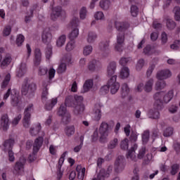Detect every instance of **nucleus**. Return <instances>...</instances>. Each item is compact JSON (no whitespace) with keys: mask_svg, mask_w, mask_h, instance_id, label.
<instances>
[{"mask_svg":"<svg viewBox=\"0 0 180 180\" xmlns=\"http://www.w3.org/2000/svg\"><path fill=\"white\" fill-rule=\"evenodd\" d=\"M68 112L67 111V108L65 105H61L58 111V115L61 116L62 117V116H64V115H65Z\"/></svg>","mask_w":180,"mask_h":180,"instance_id":"obj_49","label":"nucleus"},{"mask_svg":"<svg viewBox=\"0 0 180 180\" xmlns=\"http://www.w3.org/2000/svg\"><path fill=\"white\" fill-rule=\"evenodd\" d=\"M100 7L104 11H108L110 8V1L109 0H101L99 3Z\"/></svg>","mask_w":180,"mask_h":180,"instance_id":"obj_30","label":"nucleus"},{"mask_svg":"<svg viewBox=\"0 0 180 180\" xmlns=\"http://www.w3.org/2000/svg\"><path fill=\"white\" fill-rule=\"evenodd\" d=\"M76 101H79V103L75 106L73 110V113L76 116H79L84 113L85 110V105L82 104V101H84V97H76Z\"/></svg>","mask_w":180,"mask_h":180,"instance_id":"obj_9","label":"nucleus"},{"mask_svg":"<svg viewBox=\"0 0 180 180\" xmlns=\"http://www.w3.org/2000/svg\"><path fill=\"white\" fill-rule=\"evenodd\" d=\"M172 134H174V128L172 127L167 128L163 133L164 137H170Z\"/></svg>","mask_w":180,"mask_h":180,"instance_id":"obj_48","label":"nucleus"},{"mask_svg":"<svg viewBox=\"0 0 180 180\" xmlns=\"http://www.w3.org/2000/svg\"><path fill=\"white\" fill-rule=\"evenodd\" d=\"M66 37L65 35H61L60 36L57 41H56V46L58 47H63V46H64V44H65V40H66Z\"/></svg>","mask_w":180,"mask_h":180,"instance_id":"obj_37","label":"nucleus"},{"mask_svg":"<svg viewBox=\"0 0 180 180\" xmlns=\"http://www.w3.org/2000/svg\"><path fill=\"white\" fill-rule=\"evenodd\" d=\"M34 63L35 65H40L41 63V51L39 48L35 49Z\"/></svg>","mask_w":180,"mask_h":180,"instance_id":"obj_22","label":"nucleus"},{"mask_svg":"<svg viewBox=\"0 0 180 180\" xmlns=\"http://www.w3.org/2000/svg\"><path fill=\"white\" fill-rule=\"evenodd\" d=\"M62 121L63 122V123H65V124L70 123V122H71V114L68 112L62 116Z\"/></svg>","mask_w":180,"mask_h":180,"instance_id":"obj_53","label":"nucleus"},{"mask_svg":"<svg viewBox=\"0 0 180 180\" xmlns=\"http://www.w3.org/2000/svg\"><path fill=\"white\" fill-rule=\"evenodd\" d=\"M150 140V131L146 130L142 134V141L143 144H147Z\"/></svg>","mask_w":180,"mask_h":180,"instance_id":"obj_38","label":"nucleus"},{"mask_svg":"<svg viewBox=\"0 0 180 180\" xmlns=\"http://www.w3.org/2000/svg\"><path fill=\"white\" fill-rule=\"evenodd\" d=\"M118 140L117 139L115 138L112 141H111L110 142V143L108 144V148L110 150H113V148H116V146H117V143H118Z\"/></svg>","mask_w":180,"mask_h":180,"instance_id":"obj_56","label":"nucleus"},{"mask_svg":"<svg viewBox=\"0 0 180 180\" xmlns=\"http://www.w3.org/2000/svg\"><path fill=\"white\" fill-rule=\"evenodd\" d=\"M92 86H94V80L92 79L86 80L83 86L84 92H88V91H89V89L92 88Z\"/></svg>","mask_w":180,"mask_h":180,"instance_id":"obj_33","label":"nucleus"},{"mask_svg":"<svg viewBox=\"0 0 180 180\" xmlns=\"http://www.w3.org/2000/svg\"><path fill=\"white\" fill-rule=\"evenodd\" d=\"M48 72L49 70L47 69V68L39 67L38 70V75H39L40 77L46 75Z\"/></svg>","mask_w":180,"mask_h":180,"instance_id":"obj_58","label":"nucleus"},{"mask_svg":"<svg viewBox=\"0 0 180 180\" xmlns=\"http://www.w3.org/2000/svg\"><path fill=\"white\" fill-rule=\"evenodd\" d=\"M160 110H150L149 111V116L150 119H159L160 118Z\"/></svg>","mask_w":180,"mask_h":180,"instance_id":"obj_36","label":"nucleus"},{"mask_svg":"<svg viewBox=\"0 0 180 180\" xmlns=\"http://www.w3.org/2000/svg\"><path fill=\"white\" fill-rule=\"evenodd\" d=\"M154 85V79H149L146 81L143 89L145 92H151L153 91V86Z\"/></svg>","mask_w":180,"mask_h":180,"instance_id":"obj_24","label":"nucleus"},{"mask_svg":"<svg viewBox=\"0 0 180 180\" xmlns=\"http://www.w3.org/2000/svg\"><path fill=\"white\" fill-rule=\"evenodd\" d=\"M72 60V57L71 56V54L68 53L65 55L62 59V63H65L66 65H70L71 64V61Z\"/></svg>","mask_w":180,"mask_h":180,"instance_id":"obj_41","label":"nucleus"},{"mask_svg":"<svg viewBox=\"0 0 180 180\" xmlns=\"http://www.w3.org/2000/svg\"><path fill=\"white\" fill-rule=\"evenodd\" d=\"M1 124L3 130H4L5 131H6L8 129H9V117L7 114H4L1 116Z\"/></svg>","mask_w":180,"mask_h":180,"instance_id":"obj_18","label":"nucleus"},{"mask_svg":"<svg viewBox=\"0 0 180 180\" xmlns=\"http://www.w3.org/2000/svg\"><path fill=\"white\" fill-rule=\"evenodd\" d=\"M129 92H130V89L129 88V86L127 85V84L124 83L121 87L122 98H126V96L129 95Z\"/></svg>","mask_w":180,"mask_h":180,"instance_id":"obj_27","label":"nucleus"},{"mask_svg":"<svg viewBox=\"0 0 180 180\" xmlns=\"http://www.w3.org/2000/svg\"><path fill=\"white\" fill-rule=\"evenodd\" d=\"M32 110H33V104L28 105L25 109L22 124L25 129H29V127H30V117H32Z\"/></svg>","mask_w":180,"mask_h":180,"instance_id":"obj_5","label":"nucleus"},{"mask_svg":"<svg viewBox=\"0 0 180 180\" xmlns=\"http://www.w3.org/2000/svg\"><path fill=\"white\" fill-rule=\"evenodd\" d=\"M25 164H26V159L25 158H20L14 165V171L16 174H19L23 168H25Z\"/></svg>","mask_w":180,"mask_h":180,"instance_id":"obj_14","label":"nucleus"},{"mask_svg":"<svg viewBox=\"0 0 180 180\" xmlns=\"http://www.w3.org/2000/svg\"><path fill=\"white\" fill-rule=\"evenodd\" d=\"M126 167V159L124 158V156L120 155L118 156L115 161L114 164V169L115 172L119 174V172H122L123 169H124Z\"/></svg>","mask_w":180,"mask_h":180,"instance_id":"obj_8","label":"nucleus"},{"mask_svg":"<svg viewBox=\"0 0 180 180\" xmlns=\"http://www.w3.org/2000/svg\"><path fill=\"white\" fill-rule=\"evenodd\" d=\"M179 171V164L175 163L171 166V170H170L171 175H176V174H178Z\"/></svg>","mask_w":180,"mask_h":180,"instance_id":"obj_42","label":"nucleus"},{"mask_svg":"<svg viewBox=\"0 0 180 180\" xmlns=\"http://www.w3.org/2000/svg\"><path fill=\"white\" fill-rule=\"evenodd\" d=\"M70 25L72 26V27H75V29H77V27L79 26V19L78 18L74 17L70 21Z\"/></svg>","mask_w":180,"mask_h":180,"instance_id":"obj_50","label":"nucleus"},{"mask_svg":"<svg viewBox=\"0 0 180 180\" xmlns=\"http://www.w3.org/2000/svg\"><path fill=\"white\" fill-rule=\"evenodd\" d=\"M42 41L45 44L49 43L50 40H51V32H50V29L46 28L44 30L42 33Z\"/></svg>","mask_w":180,"mask_h":180,"instance_id":"obj_19","label":"nucleus"},{"mask_svg":"<svg viewBox=\"0 0 180 180\" xmlns=\"http://www.w3.org/2000/svg\"><path fill=\"white\" fill-rule=\"evenodd\" d=\"M120 148L122 150H127L129 148V139H124L121 141Z\"/></svg>","mask_w":180,"mask_h":180,"instance_id":"obj_54","label":"nucleus"},{"mask_svg":"<svg viewBox=\"0 0 180 180\" xmlns=\"http://www.w3.org/2000/svg\"><path fill=\"white\" fill-rule=\"evenodd\" d=\"M65 133L68 137H71L75 134V127L74 125L68 126L65 128Z\"/></svg>","mask_w":180,"mask_h":180,"instance_id":"obj_28","label":"nucleus"},{"mask_svg":"<svg viewBox=\"0 0 180 180\" xmlns=\"http://www.w3.org/2000/svg\"><path fill=\"white\" fill-rule=\"evenodd\" d=\"M172 98H174V91H169L165 96H163V101L165 103H168Z\"/></svg>","mask_w":180,"mask_h":180,"instance_id":"obj_35","label":"nucleus"},{"mask_svg":"<svg viewBox=\"0 0 180 180\" xmlns=\"http://www.w3.org/2000/svg\"><path fill=\"white\" fill-rule=\"evenodd\" d=\"M153 99L155 101L154 108L158 110H162L164 108V91L157 92L153 95Z\"/></svg>","mask_w":180,"mask_h":180,"instance_id":"obj_6","label":"nucleus"},{"mask_svg":"<svg viewBox=\"0 0 180 180\" xmlns=\"http://www.w3.org/2000/svg\"><path fill=\"white\" fill-rule=\"evenodd\" d=\"M155 68V64H151L148 67L147 71H146V77H151V74H153V72L154 71V69Z\"/></svg>","mask_w":180,"mask_h":180,"instance_id":"obj_57","label":"nucleus"},{"mask_svg":"<svg viewBox=\"0 0 180 180\" xmlns=\"http://www.w3.org/2000/svg\"><path fill=\"white\" fill-rule=\"evenodd\" d=\"M153 53H154V51L153 50V49L150 45L146 46L143 49V53L145 54V56H151L153 55Z\"/></svg>","mask_w":180,"mask_h":180,"instance_id":"obj_46","label":"nucleus"},{"mask_svg":"<svg viewBox=\"0 0 180 180\" xmlns=\"http://www.w3.org/2000/svg\"><path fill=\"white\" fill-rule=\"evenodd\" d=\"M15 95L11 94V105L14 107L20 106L22 105V100L20 99V96L18 94H16V91L14 90Z\"/></svg>","mask_w":180,"mask_h":180,"instance_id":"obj_15","label":"nucleus"},{"mask_svg":"<svg viewBox=\"0 0 180 180\" xmlns=\"http://www.w3.org/2000/svg\"><path fill=\"white\" fill-rule=\"evenodd\" d=\"M129 23L127 22H115V27L119 32L117 34V43L124 44V31L129 29Z\"/></svg>","mask_w":180,"mask_h":180,"instance_id":"obj_2","label":"nucleus"},{"mask_svg":"<svg viewBox=\"0 0 180 180\" xmlns=\"http://www.w3.org/2000/svg\"><path fill=\"white\" fill-rule=\"evenodd\" d=\"M94 18L96 20H102V19H104L105 15L102 11H98L94 14Z\"/></svg>","mask_w":180,"mask_h":180,"instance_id":"obj_62","label":"nucleus"},{"mask_svg":"<svg viewBox=\"0 0 180 180\" xmlns=\"http://www.w3.org/2000/svg\"><path fill=\"white\" fill-rule=\"evenodd\" d=\"M173 12L174 13V19L177 22H179L180 20V7L178 6H176L174 9Z\"/></svg>","mask_w":180,"mask_h":180,"instance_id":"obj_40","label":"nucleus"},{"mask_svg":"<svg viewBox=\"0 0 180 180\" xmlns=\"http://www.w3.org/2000/svg\"><path fill=\"white\" fill-rule=\"evenodd\" d=\"M172 75V74L169 70H163L158 72L156 78L160 81H162V79H167V78H169Z\"/></svg>","mask_w":180,"mask_h":180,"instance_id":"obj_13","label":"nucleus"},{"mask_svg":"<svg viewBox=\"0 0 180 180\" xmlns=\"http://www.w3.org/2000/svg\"><path fill=\"white\" fill-rule=\"evenodd\" d=\"M79 36V30L78 28H75L69 34L68 37L70 40L74 41L75 39H77Z\"/></svg>","mask_w":180,"mask_h":180,"instance_id":"obj_31","label":"nucleus"},{"mask_svg":"<svg viewBox=\"0 0 180 180\" xmlns=\"http://www.w3.org/2000/svg\"><path fill=\"white\" fill-rule=\"evenodd\" d=\"M130 12L131 16H133L134 18L137 17V15H139V7H137V6L132 5L131 6Z\"/></svg>","mask_w":180,"mask_h":180,"instance_id":"obj_47","label":"nucleus"},{"mask_svg":"<svg viewBox=\"0 0 180 180\" xmlns=\"http://www.w3.org/2000/svg\"><path fill=\"white\" fill-rule=\"evenodd\" d=\"M40 130H41V125L40 124H37L30 128V134L31 136H37L39 133H40Z\"/></svg>","mask_w":180,"mask_h":180,"instance_id":"obj_25","label":"nucleus"},{"mask_svg":"<svg viewBox=\"0 0 180 180\" xmlns=\"http://www.w3.org/2000/svg\"><path fill=\"white\" fill-rule=\"evenodd\" d=\"M37 86L34 83H28L27 82H25L22 85L21 94L23 96H27V98H33Z\"/></svg>","mask_w":180,"mask_h":180,"instance_id":"obj_3","label":"nucleus"},{"mask_svg":"<svg viewBox=\"0 0 180 180\" xmlns=\"http://www.w3.org/2000/svg\"><path fill=\"white\" fill-rule=\"evenodd\" d=\"M23 41H25V37L22 34L18 35L15 41L17 46L23 44Z\"/></svg>","mask_w":180,"mask_h":180,"instance_id":"obj_55","label":"nucleus"},{"mask_svg":"<svg viewBox=\"0 0 180 180\" xmlns=\"http://www.w3.org/2000/svg\"><path fill=\"white\" fill-rule=\"evenodd\" d=\"M11 81V74H8L6 77L3 82L1 83V88H5L8 86L9 84V82Z\"/></svg>","mask_w":180,"mask_h":180,"instance_id":"obj_52","label":"nucleus"},{"mask_svg":"<svg viewBox=\"0 0 180 180\" xmlns=\"http://www.w3.org/2000/svg\"><path fill=\"white\" fill-rule=\"evenodd\" d=\"M109 129H110V126L106 122H102L100 124L98 133L100 134V141L102 143H104L108 136H109Z\"/></svg>","mask_w":180,"mask_h":180,"instance_id":"obj_4","label":"nucleus"},{"mask_svg":"<svg viewBox=\"0 0 180 180\" xmlns=\"http://www.w3.org/2000/svg\"><path fill=\"white\" fill-rule=\"evenodd\" d=\"M117 75H114L111 77L107 82V85H108L110 93L112 95H115V94H116L120 88V84H119V82H117Z\"/></svg>","mask_w":180,"mask_h":180,"instance_id":"obj_7","label":"nucleus"},{"mask_svg":"<svg viewBox=\"0 0 180 180\" xmlns=\"http://www.w3.org/2000/svg\"><path fill=\"white\" fill-rule=\"evenodd\" d=\"M129 75H130V70H129V68L124 67L121 69L120 77L122 78V79H126V78H129Z\"/></svg>","mask_w":180,"mask_h":180,"instance_id":"obj_26","label":"nucleus"},{"mask_svg":"<svg viewBox=\"0 0 180 180\" xmlns=\"http://www.w3.org/2000/svg\"><path fill=\"white\" fill-rule=\"evenodd\" d=\"M41 136H39L37 138L34 142L33 144V151L34 153L39 152V150L43 146V141H44V139L43 136H44V132H42Z\"/></svg>","mask_w":180,"mask_h":180,"instance_id":"obj_12","label":"nucleus"},{"mask_svg":"<svg viewBox=\"0 0 180 180\" xmlns=\"http://www.w3.org/2000/svg\"><path fill=\"white\" fill-rule=\"evenodd\" d=\"M101 117H102V112L101 111V109L96 110L94 112V120H96V122H99Z\"/></svg>","mask_w":180,"mask_h":180,"instance_id":"obj_51","label":"nucleus"},{"mask_svg":"<svg viewBox=\"0 0 180 180\" xmlns=\"http://www.w3.org/2000/svg\"><path fill=\"white\" fill-rule=\"evenodd\" d=\"M75 49V41L70 40L67 44L65 47L66 51H71Z\"/></svg>","mask_w":180,"mask_h":180,"instance_id":"obj_44","label":"nucleus"},{"mask_svg":"<svg viewBox=\"0 0 180 180\" xmlns=\"http://www.w3.org/2000/svg\"><path fill=\"white\" fill-rule=\"evenodd\" d=\"M11 32H12L11 26L8 25L5 27L3 30V36H9V34H11Z\"/></svg>","mask_w":180,"mask_h":180,"instance_id":"obj_64","label":"nucleus"},{"mask_svg":"<svg viewBox=\"0 0 180 180\" xmlns=\"http://www.w3.org/2000/svg\"><path fill=\"white\" fill-rule=\"evenodd\" d=\"M137 144L135 143L134 144V146L131 148V150H129L128 151V153L127 155V158H128V160H131V161H137V158L136 157V150H137Z\"/></svg>","mask_w":180,"mask_h":180,"instance_id":"obj_16","label":"nucleus"},{"mask_svg":"<svg viewBox=\"0 0 180 180\" xmlns=\"http://www.w3.org/2000/svg\"><path fill=\"white\" fill-rule=\"evenodd\" d=\"M26 74V63H21L17 72V77L22 78Z\"/></svg>","mask_w":180,"mask_h":180,"instance_id":"obj_29","label":"nucleus"},{"mask_svg":"<svg viewBox=\"0 0 180 180\" xmlns=\"http://www.w3.org/2000/svg\"><path fill=\"white\" fill-rule=\"evenodd\" d=\"M167 86V83L165 81H158L155 84V91H161Z\"/></svg>","mask_w":180,"mask_h":180,"instance_id":"obj_32","label":"nucleus"},{"mask_svg":"<svg viewBox=\"0 0 180 180\" xmlns=\"http://www.w3.org/2000/svg\"><path fill=\"white\" fill-rule=\"evenodd\" d=\"M96 39H98V34L96 32L92 31L88 32L86 38L87 43L92 44L96 41Z\"/></svg>","mask_w":180,"mask_h":180,"instance_id":"obj_21","label":"nucleus"},{"mask_svg":"<svg viewBox=\"0 0 180 180\" xmlns=\"http://www.w3.org/2000/svg\"><path fill=\"white\" fill-rule=\"evenodd\" d=\"M146 155V148H141L137 155L138 160H143Z\"/></svg>","mask_w":180,"mask_h":180,"instance_id":"obj_59","label":"nucleus"},{"mask_svg":"<svg viewBox=\"0 0 180 180\" xmlns=\"http://www.w3.org/2000/svg\"><path fill=\"white\" fill-rule=\"evenodd\" d=\"M65 71H67V64L62 62L57 69V72L58 74H63V72H65Z\"/></svg>","mask_w":180,"mask_h":180,"instance_id":"obj_39","label":"nucleus"},{"mask_svg":"<svg viewBox=\"0 0 180 180\" xmlns=\"http://www.w3.org/2000/svg\"><path fill=\"white\" fill-rule=\"evenodd\" d=\"M13 144H15V140L13 139H7L3 143V146L4 147V151L6 153V151H9V150H12L13 148Z\"/></svg>","mask_w":180,"mask_h":180,"instance_id":"obj_20","label":"nucleus"},{"mask_svg":"<svg viewBox=\"0 0 180 180\" xmlns=\"http://www.w3.org/2000/svg\"><path fill=\"white\" fill-rule=\"evenodd\" d=\"M166 26L169 30H174L176 27V23L172 19H167Z\"/></svg>","mask_w":180,"mask_h":180,"instance_id":"obj_34","label":"nucleus"},{"mask_svg":"<svg viewBox=\"0 0 180 180\" xmlns=\"http://www.w3.org/2000/svg\"><path fill=\"white\" fill-rule=\"evenodd\" d=\"M116 71V62H111L107 68V75L109 78L115 76V72Z\"/></svg>","mask_w":180,"mask_h":180,"instance_id":"obj_17","label":"nucleus"},{"mask_svg":"<svg viewBox=\"0 0 180 180\" xmlns=\"http://www.w3.org/2000/svg\"><path fill=\"white\" fill-rule=\"evenodd\" d=\"M63 15H65V11L63 10L61 6H58L53 7L52 8V13H51V20L56 21L60 16H63Z\"/></svg>","mask_w":180,"mask_h":180,"instance_id":"obj_10","label":"nucleus"},{"mask_svg":"<svg viewBox=\"0 0 180 180\" xmlns=\"http://www.w3.org/2000/svg\"><path fill=\"white\" fill-rule=\"evenodd\" d=\"M77 97H82V96H75V97L72 96H69L66 97L65 105V106H68L69 108H75L77 104L79 103V100H77Z\"/></svg>","mask_w":180,"mask_h":180,"instance_id":"obj_11","label":"nucleus"},{"mask_svg":"<svg viewBox=\"0 0 180 180\" xmlns=\"http://www.w3.org/2000/svg\"><path fill=\"white\" fill-rule=\"evenodd\" d=\"M94 50V48H92V46L91 45H87L84 46V50H83V54L84 56H89L91 53H92V51Z\"/></svg>","mask_w":180,"mask_h":180,"instance_id":"obj_45","label":"nucleus"},{"mask_svg":"<svg viewBox=\"0 0 180 180\" xmlns=\"http://www.w3.org/2000/svg\"><path fill=\"white\" fill-rule=\"evenodd\" d=\"M47 86H49V82H44L42 84L41 99L42 102L45 103V109L51 110L57 105L58 100L57 98H55L47 101V96H49V88Z\"/></svg>","mask_w":180,"mask_h":180,"instance_id":"obj_1","label":"nucleus"},{"mask_svg":"<svg viewBox=\"0 0 180 180\" xmlns=\"http://www.w3.org/2000/svg\"><path fill=\"white\" fill-rule=\"evenodd\" d=\"M144 64H146V61L144 60V59H139L136 65V71H141V70H143V67H144Z\"/></svg>","mask_w":180,"mask_h":180,"instance_id":"obj_43","label":"nucleus"},{"mask_svg":"<svg viewBox=\"0 0 180 180\" xmlns=\"http://www.w3.org/2000/svg\"><path fill=\"white\" fill-rule=\"evenodd\" d=\"M12 63V56L10 54H6L1 63V68H6Z\"/></svg>","mask_w":180,"mask_h":180,"instance_id":"obj_23","label":"nucleus"},{"mask_svg":"<svg viewBox=\"0 0 180 180\" xmlns=\"http://www.w3.org/2000/svg\"><path fill=\"white\" fill-rule=\"evenodd\" d=\"M124 46V44L121 42H116L115 46V50L116 51H123V46Z\"/></svg>","mask_w":180,"mask_h":180,"instance_id":"obj_63","label":"nucleus"},{"mask_svg":"<svg viewBox=\"0 0 180 180\" xmlns=\"http://www.w3.org/2000/svg\"><path fill=\"white\" fill-rule=\"evenodd\" d=\"M86 7H82L81 9H80V11H79V16H80V19H85V18H86Z\"/></svg>","mask_w":180,"mask_h":180,"instance_id":"obj_60","label":"nucleus"},{"mask_svg":"<svg viewBox=\"0 0 180 180\" xmlns=\"http://www.w3.org/2000/svg\"><path fill=\"white\" fill-rule=\"evenodd\" d=\"M99 47H100L101 50H102V51H105L108 50V49L109 47V42H108V41L101 42L99 44Z\"/></svg>","mask_w":180,"mask_h":180,"instance_id":"obj_61","label":"nucleus"}]
</instances>
